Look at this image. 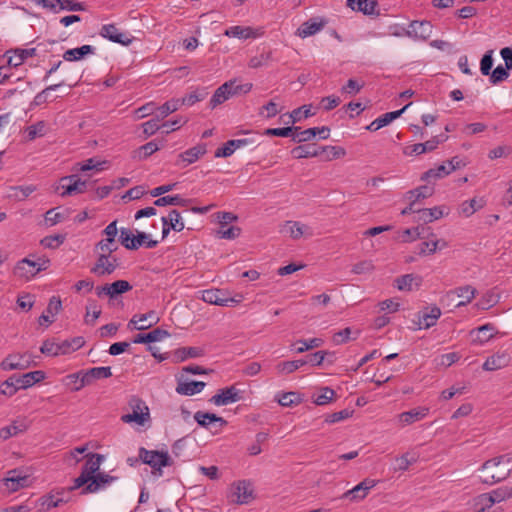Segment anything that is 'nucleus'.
<instances>
[{"instance_id":"1","label":"nucleus","mask_w":512,"mask_h":512,"mask_svg":"<svg viewBox=\"0 0 512 512\" xmlns=\"http://www.w3.org/2000/svg\"><path fill=\"white\" fill-rule=\"evenodd\" d=\"M510 462L511 459L508 455H501L485 461L479 468L481 482L487 485H494L506 480L511 474V469L502 465Z\"/></svg>"},{"instance_id":"2","label":"nucleus","mask_w":512,"mask_h":512,"mask_svg":"<svg viewBox=\"0 0 512 512\" xmlns=\"http://www.w3.org/2000/svg\"><path fill=\"white\" fill-rule=\"evenodd\" d=\"M104 460V456L97 453L87 455L86 462L82 467L80 475L74 479L73 485L69 490H76L85 487L98 473L100 466Z\"/></svg>"},{"instance_id":"3","label":"nucleus","mask_w":512,"mask_h":512,"mask_svg":"<svg viewBox=\"0 0 512 512\" xmlns=\"http://www.w3.org/2000/svg\"><path fill=\"white\" fill-rule=\"evenodd\" d=\"M128 405L131 413L121 416V421L127 424L135 423L138 426H145L151 422L150 409L145 401L139 397H132Z\"/></svg>"},{"instance_id":"4","label":"nucleus","mask_w":512,"mask_h":512,"mask_svg":"<svg viewBox=\"0 0 512 512\" xmlns=\"http://www.w3.org/2000/svg\"><path fill=\"white\" fill-rule=\"evenodd\" d=\"M255 490L250 480H238L233 482L227 494V498L231 503L237 505H246L255 499Z\"/></svg>"},{"instance_id":"5","label":"nucleus","mask_w":512,"mask_h":512,"mask_svg":"<svg viewBox=\"0 0 512 512\" xmlns=\"http://www.w3.org/2000/svg\"><path fill=\"white\" fill-rule=\"evenodd\" d=\"M50 265V260L46 257H38L36 260L24 258L20 260L15 268L14 274L20 279L30 280L40 271L46 270Z\"/></svg>"},{"instance_id":"6","label":"nucleus","mask_w":512,"mask_h":512,"mask_svg":"<svg viewBox=\"0 0 512 512\" xmlns=\"http://www.w3.org/2000/svg\"><path fill=\"white\" fill-rule=\"evenodd\" d=\"M35 365L33 356L30 353L8 354L0 363L3 371L25 370Z\"/></svg>"},{"instance_id":"7","label":"nucleus","mask_w":512,"mask_h":512,"mask_svg":"<svg viewBox=\"0 0 512 512\" xmlns=\"http://www.w3.org/2000/svg\"><path fill=\"white\" fill-rule=\"evenodd\" d=\"M139 457L145 464L156 470H161L162 467L171 465V459L167 452L140 448Z\"/></svg>"},{"instance_id":"8","label":"nucleus","mask_w":512,"mask_h":512,"mask_svg":"<svg viewBox=\"0 0 512 512\" xmlns=\"http://www.w3.org/2000/svg\"><path fill=\"white\" fill-rule=\"evenodd\" d=\"M227 293L221 289H208L202 291L201 299L212 305L231 307L238 304L241 300L231 297H227Z\"/></svg>"},{"instance_id":"9","label":"nucleus","mask_w":512,"mask_h":512,"mask_svg":"<svg viewBox=\"0 0 512 512\" xmlns=\"http://www.w3.org/2000/svg\"><path fill=\"white\" fill-rule=\"evenodd\" d=\"M194 419L198 425L210 430L213 433H218L223 427L227 425V421L224 418L209 412L197 411L194 414Z\"/></svg>"},{"instance_id":"10","label":"nucleus","mask_w":512,"mask_h":512,"mask_svg":"<svg viewBox=\"0 0 512 512\" xmlns=\"http://www.w3.org/2000/svg\"><path fill=\"white\" fill-rule=\"evenodd\" d=\"M118 266L119 262L115 256L99 253L97 260L90 271L99 277H103L114 273Z\"/></svg>"},{"instance_id":"11","label":"nucleus","mask_w":512,"mask_h":512,"mask_svg":"<svg viewBox=\"0 0 512 512\" xmlns=\"http://www.w3.org/2000/svg\"><path fill=\"white\" fill-rule=\"evenodd\" d=\"M512 498V486H502L492 490L489 493H483L478 496V504L492 507L495 503Z\"/></svg>"},{"instance_id":"12","label":"nucleus","mask_w":512,"mask_h":512,"mask_svg":"<svg viewBox=\"0 0 512 512\" xmlns=\"http://www.w3.org/2000/svg\"><path fill=\"white\" fill-rule=\"evenodd\" d=\"M99 35L111 42L128 46L132 43L133 37L128 32H123L114 24H105L101 27Z\"/></svg>"},{"instance_id":"13","label":"nucleus","mask_w":512,"mask_h":512,"mask_svg":"<svg viewBox=\"0 0 512 512\" xmlns=\"http://www.w3.org/2000/svg\"><path fill=\"white\" fill-rule=\"evenodd\" d=\"M264 34L262 27L250 26H231L224 31V35L230 38H238L240 40L257 39Z\"/></svg>"},{"instance_id":"14","label":"nucleus","mask_w":512,"mask_h":512,"mask_svg":"<svg viewBox=\"0 0 512 512\" xmlns=\"http://www.w3.org/2000/svg\"><path fill=\"white\" fill-rule=\"evenodd\" d=\"M432 31L433 26L431 22L426 20L412 21L405 31V36H408L414 40L426 41L428 38H430Z\"/></svg>"},{"instance_id":"15","label":"nucleus","mask_w":512,"mask_h":512,"mask_svg":"<svg viewBox=\"0 0 512 512\" xmlns=\"http://www.w3.org/2000/svg\"><path fill=\"white\" fill-rule=\"evenodd\" d=\"M60 187L62 197L81 194L86 190V181H82L77 175L65 176L60 179Z\"/></svg>"},{"instance_id":"16","label":"nucleus","mask_w":512,"mask_h":512,"mask_svg":"<svg viewBox=\"0 0 512 512\" xmlns=\"http://www.w3.org/2000/svg\"><path fill=\"white\" fill-rule=\"evenodd\" d=\"M377 482L374 479L366 478L352 489L346 491L341 499H349L352 502H358L366 498L369 491L376 486Z\"/></svg>"},{"instance_id":"17","label":"nucleus","mask_w":512,"mask_h":512,"mask_svg":"<svg viewBox=\"0 0 512 512\" xmlns=\"http://www.w3.org/2000/svg\"><path fill=\"white\" fill-rule=\"evenodd\" d=\"M117 479L118 478L115 476H111L103 472H98L96 476L90 481V483L82 488L81 494L86 495L90 493H97L98 491L107 488Z\"/></svg>"},{"instance_id":"18","label":"nucleus","mask_w":512,"mask_h":512,"mask_svg":"<svg viewBox=\"0 0 512 512\" xmlns=\"http://www.w3.org/2000/svg\"><path fill=\"white\" fill-rule=\"evenodd\" d=\"M240 399V391L235 386H229L218 390V392L212 396L210 402L216 406H226Z\"/></svg>"},{"instance_id":"19","label":"nucleus","mask_w":512,"mask_h":512,"mask_svg":"<svg viewBox=\"0 0 512 512\" xmlns=\"http://www.w3.org/2000/svg\"><path fill=\"white\" fill-rule=\"evenodd\" d=\"M476 293L477 290L474 287L471 285H464L447 292L441 301L444 302L445 300H452L453 296L456 295L463 299L456 304V307L460 308L469 304L475 298Z\"/></svg>"},{"instance_id":"20","label":"nucleus","mask_w":512,"mask_h":512,"mask_svg":"<svg viewBox=\"0 0 512 512\" xmlns=\"http://www.w3.org/2000/svg\"><path fill=\"white\" fill-rule=\"evenodd\" d=\"M71 491L72 490L69 489H61L57 491H52L51 493L44 495L43 497L40 498L41 509L49 510L51 508H55L64 503H67L69 499L66 498L65 496L68 495V493Z\"/></svg>"},{"instance_id":"21","label":"nucleus","mask_w":512,"mask_h":512,"mask_svg":"<svg viewBox=\"0 0 512 512\" xmlns=\"http://www.w3.org/2000/svg\"><path fill=\"white\" fill-rule=\"evenodd\" d=\"M29 428V423L25 417L14 419L10 425L0 428V440L6 441L13 436L25 432Z\"/></svg>"},{"instance_id":"22","label":"nucleus","mask_w":512,"mask_h":512,"mask_svg":"<svg viewBox=\"0 0 512 512\" xmlns=\"http://www.w3.org/2000/svg\"><path fill=\"white\" fill-rule=\"evenodd\" d=\"M159 320L160 318L157 316L155 311H149L144 314L134 315L128 325L133 326V328L137 330H146L157 324Z\"/></svg>"},{"instance_id":"23","label":"nucleus","mask_w":512,"mask_h":512,"mask_svg":"<svg viewBox=\"0 0 512 512\" xmlns=\"http://www.w3.org/2000/svg\"><path fill=\"white\" fill-rule=\"evenodd\" d=\"M511 357L508 352L500 351L488 357L483 363L482 368L485 371H496L509 365Z\"/></svg>"},{"instance_id":"24","label":"nucleus","mask_w":512,"mask_h":512,"mask_svg":"<svg viewBox=\"0 0 512 512\" xmlns=\"http://www.w3.org/2000/svg\"><path fill=\"white\" fill-rule=\"evenodd\" d=\"M496 333V327L492 323H486L470 331L472 343L475 345H483L493 338Z\"/></svg>"},{"instance_id":"25","label":"nucleus","mask_w":512,"mask_h":512,"mask_svg":"<svg viewBox=\"0 0 512 512\" xmlns=\"http://www.w3.org/2000/svg\"><path fill=\"white\" fill-rule=\"evenodd\" d=\"M253 143L254 140L249 138L229 140L222 147L215 151V157H229L234 153L236 149L251 145Z\"/></svg>"},{"instance_id":"26","label":"nucleus","mask_w":512,"mask_h":512,"mask_svg":"<svg viewBox=\"0 0 512 512\" xmlns=\"http://www.w3.org/2000/svg\"><path fill=\"white\" fill-rule=\"evenodd\" d=\"M429 413L427 407H418L409 411L402 412L398 415V422L401 427L413 424L424 419Z\"/></svg>"},{"instance_id":"27","label":"nucleus","mask_w":512,"mask_h":512,"mask_svg":"<svg viewBox=\"0 0 512 512\" xmlns=\"http://www.w3.org/2000/svg\"><path fill=\"white\" fill-rule=\"evenodd\" d=\"M448 214L445 206H435L433 208H423L417 211L416 220L423 223H431Z\"/></svg>"},{"instance_id":"28","label":"nucleus","mask_w":512,"mask_h":512,"mask_svg":"<svg viewBox=\"0 0 512 512\" xmlns=\"http://www.w3.org/2000/svg\"><path fill=\"white\" fill-rule=\"evenodd\" d=\"M329 131V128L325 126L313 127L305 130L300 129L295 135H293V140L296 142H306L312 140L317 135H319L321 139H327L329 137Z\"/></svg>"},{"instance_id":"29","label":"nucleus","mask_w":512,"mask_h":512,"mask_svg":"<svg viewBox=\"0 0 512 512\" xmlns=\"http://www.w3.org/2000/svg\"><path fill=\"white\" fill-rule=\"evenodd\" d=\"M86 386L93 384L96 380L107 379L112 376L111 367H93L80 370Z\"/></svg>"},{"instance_id":"30","label":"nucleus","mask_w":512,"mask_h":512,"mask_svg":"<svg viewBox=\"0 0 512 512\" xmlns=\"http://www.w3.org/2000/svg\"><path fill=\"white\" fill-rule=\"evenodd\" d=\"M206 151V146L204 144H200L190 149H187L186 151L179 154V160L177 161V165L182 164V167H186L196 162L201 156H203L206 153Z\"/></svg>"},{"instance_id":"31","label":"nucleus","mask_w":512,"mask_h":512,"mask_svg":"<svg viewBox=\"0 0 512 512\" xmlns=\"http://www.w3.org/2000/svg\"><path fill=\"white\" fill-rule=\"evenodd\" d=\"M440 316V308L433 306L429 312L425 311L418 314L416 324L419 329H429L437 323V320L440 318Z\"/></svg>"},{"instance_id":"32","label":"nucleus","mask_w":512,"mask_h":512,"mask_svg":"<svg viewBox=\"0 0 512 512\" xmlns=\"http://www.w3.org/2000/svg\"><path fill=\"white\" fill-rule=\"evenodd\" d=\"M27 481L28 477L20 475L16 469L8 471L7 477L3 479V483L9 492H16L25 487Z\"/></svg>"},{"instance_id":"33","label":"nucleus","mask_w":512,"mask_h":512,"mask_svg":"<svg viewBox=\"0 0 512 512\" xmlns=\"http://www.w3.org/2000/svg\"><path fill=\"white\" fill-rule=\"evenodd\" d=\"M45 379V373L41 370L25 373L21 376H15V382L19 389H27L34 384L41 382Z\"/></svg>"},{"instance_id":"34","label":"nucleus","mask_w":512,"mask_h":512,"mask_svg":"<svg viewBox=\"0 0 512 512\" xmlns=\"http://www.w3.org/2000/svg\"><path fill=\"white\" fill-rule=\"evenodd\" d=\"M422 283V278L414 274H405L397 277L394 281V286L400 291H412L414 288H419Z\"/></svg>"},{"instance_id":"35","label":"nucleus","mask_w":512,"mask_h":512,"mask_svg":"<svg viewBox=\"0 0 512 512\" xmlns=\"http://www.w3.org/2000/svg\"><path fill=\"white\" fill-rule=\"evenodd\" d=\"M284 231L293 239H299L304 235L312 236L313 234L307 225L298 221H287L284 225Z\"/></svg>"},{"instance_id":"36","label":"nucleus","mask_w":512,"mask_h":512,"mask_svg":"<svg viewBox=\"0 0 512 512\" xmlns=\"http://www.w3.org/2000/svg\"><path fill=\"white\" fill-rule=\"evenodd\" d=\"M169 336V333L166 330L156 328L149 333H140L137 334L133 340V343L136 344H142V343H153L162 341L163 339L167 338Z\"/></svg>"},{"instance_id":"37","label":"nucleus","mask_w":512,"mask_h":512,"mask_svg":"<svg viewBox=\"0 0 512 512\" xmlns=\"http://www.w3.org/2000/svg\"><path fill=\"white\" fill-rule=\"evenodd\" d=\"M36 187L34 185H24V186H10L7 190V198L14 201H24L27 199L34 191Z\"/></svg>"},{"instance_id":"38","label":"nucleus","mask_w":512,"mask_h":512,"mask_svg":"<svg viewBox=\"0 0 512 512\" xmlns=\"http://www.w3.org/2000/svg\"><path fill=\"white\" fill-rule=\"evenodd\" d=\"M205 385L202 381H179L176 386V392L180 395L192 396L200 393Z\"/></svg>"},{"instance_id":"39","label":"nucleus","mask_w":512,"mask_h":512,"mask_svg":"<svg viewBox=\"0 0 512 512\" xmlns=\"http://www.w3.org/2000/svg\"><path fill=\"white\" fill-rule=\"evenodd\" d=\"M95 47L91 45H83L78 48L68 49L63 54V59L65 61H78L84 58L86 55L94 54Z\"/></svg>"},{"instance_id":"40","label":"nucleus","mask_w":512,"mask_h":512,"mask_svg":"<svg viewBox=\"0 0 512 512\" xmlns=\"http://www.w3.org/2000/svg\"><path fill=\"white\" fill-rule=\"evenodd\" d=\"M323 21H317L316 19H310L304 22L297 30L298 36L306 38L318 33L324 27Z\"/></svg>"},{"instance_id":"41","label":"nucleus","mask_w":512,"mask_h":512,"mask_svg":"<svg viewBox=\"0 0 512 512\" xmlns=\"http://www.w3.org/2000/svg\"><path fill=\"white\" fill-rule=\"evenodd\" d=\"M485 205L483 198H472L461 203L459 211L464 217H470L476 211L482 209Z\"/></svg>"},{"instance_id":"42","label":"nucleus","mask_w":512,"mask_h":512,"mask_svg":"<svg viewBox=\"0 0 512 512\" xmlns=\"http://www.w3.org/2000/svg\"><path fill=\"white\" fill-rule=\"evenodd\" d=\"M325 149L326 148H322V150H320L319 148L315 147V145H301V146L295 147L291 152H292L294 158L302 159V158L317 157Z\"/></svg>"},{"instance_id":"43","label":"nucleus","mask_w":512,"mask_h":512,"mask_svg":"<svg viewBox=\"0 0 512 512\" xmlns=\"http://www.w3.org/2000/svg\"><path fill=\"white\" fill-rule=\"evenodd\" d=\"M447 247V242L444 240H430L423 241L418 245L419 255H430L436 252L437 249H443Z\"/></svg>"},{"instance_id":"44","label":"nucleus","mask_w":512,"mask_h":512,"mask_svg":"<svg viewBox=\"0 0 512 512\" xmlns=\"http://www.w3.org/2000/svg\"><path fill=\"white\" fill-rule=\"evenodd\" d=\"M232 84H222L220 87L216 89L214 94L212 95L210 99V107L212 109L216 108L218 105L224 103L226 100H228L231 96L229 94L228 88Z\"/></svg>"},{"instance_id":"45","label":"nucleus","mask_w":512,"mask_h":512,"mask_svg":"<svg viewBox=\"0 0 512 512\" xmlns=\"http://www.w3.org/2000/svg\"><path fill=\"white\" fill-rule=\"evenodd\" d=\"M175 355L179 361H185L188 358L203 357L205 349L201 347H182L176 350Z\"/></svg>"},{"instance_id":"46","label":"nucleus","mask_w":512,"mask_h":512,"mask_svg":"<svg viewBox=\"0 0 512 512\" xmlns=\"http://www.w3.org/2000/svg\"><path fill=\"white\" fill-rule=\"evenodd\" d=\"M499 295L494 290H488L476 303V307L480 310H488L499 302Z\"/></svg>"},{"instance_id":"47","label":"nucleus","mask_w":512,"mask_h":512,"mask_svg":"<svg viewBox=\"0 0 512 512\" xmlns=\"http://www.w3.org/2000/svg\"><path fill=\"white\" fill-rule=\"evenodd\" d=\"M189 202L188 199L183 198L180 195H167L159 197L154 201V205L158 207L174 205V206H186Z\"/></svg>"},{"instance_id":"48","label":"nucleus","mask_w":512,"mask_h":512,"mask_svg":"<svg viewBox=\"0 0 512 512\" xmlns=\"http://www.w3.org/2000/svg\"><path fill=\"white\" fill-rule=\"evenodd\" d=\"M101 307L97 303L96 300H89L88 304L86 306V313L84 316V321L86 324L93 325L95 321L100 317L101 315Z\"/></svg>"},{"instance_id":"49","label":"nucleus","mask_w":512,"mask_h":512,"mask_svg":"<svg viewBox=\"0 0 512 512\" xmlns=\"http://www.w3.org/2000/svg\"><path fill=\"white\" fill-rule=\"evenodd\" d=\"M64 383L73 392H78L86 386L80 371L67 375L64 378Z\"/></svg>"},{"instance_id":"50","label":"nucleus","mask_w":512,"mask_h":512,"mask_svg":"<svg viewBox=\"0 0 512 512\" xmlns=\"http://www.w3.org/2000/svg\"><path fill=\"white\" fill-rule=\"evenodd\" d=\"M161 219H165L168 225L176 232H181L185 228L183 218L176 209L171 210L167 216H163Z\"/></svg>"},{"instance_id":"51","label":"nucleus","mask_w":512,"mask_h":512,"mask_svg":"<svg viewBox=\"0 0 512 512\" xmlns=\"http://www.w3.org/2000/svg\"><path fill=\"white\" fill-rule=\"evenodd\" d=\"M276 401L283 407H291L301 403V398L296 392H284L278 393L275 396Z\"/></svg>"},{"instance_id":"52","label":"nucleus","mask_w":512,"mask_h":512,"mask_svg":"<svg viewBox=\"0 0 512 512\" xmlns=\"http://www.w3.org/2000/svg\"><path fill=\"white\" fill-rule=\"evenodd\" d=\"M85 344L83 337H74L70 340H64L60 342V349L62 355L70 354L78 349H80Z\"/></svg>"},{"instance_id":"53","label":"nucleus","mask_w":512,"mask_h":512,"mask_svg":"<svg viewBox=\"0 0 512 512\" xmlns=\"http://www.w3.org/2000/svg\"><path fill=\"white\" fill-rule=\"evenodd\" d=\"M433 194V189L428 186H420L406 193V199L417 203L420 199H425Z\"/></svg>"},{"instance_id":"54","label":"nucleus","mask_w":512,"mask_h":512,"mask_svg":"<svg viewBox=\"0 0 512 512\" xmlns=\"http://www.w3.org/2000/svg\"><path fill=\"white\" fill-rule=\"evenodd\" d=\"M132 288V285L127 280L114 281L109 284L110 298L113 299L120 294L130 291Z\"/></svg>"},{"instance_id":"55","label":"nucleus","mask_w":512,"mask_h":512,"mask_svg":"<svg viewBox=\"0 0 512 512\" xmlns=\"http://www.w3.org/2000/svg\"><path fill=\"white\" fill-rule=\"evenodd\" d=\"M179 108L180 102L178 101V99H171L169 101H166L160 107L156 108V110L158 111V114L156 116H159V119L162 120L171 113L177 111Z\"/></svg>"},{"instance_id":"56","label":"nucleus","mask_w":512,"mask_h":512,"mask_svg":"<svg viewBox=\"0 0 512 512\" xmlns=\"http://www.w3.org/2000/svg\"><path fill=\"white\" fill-rule=\"evenodd\" d=\"M224 84H232L228 88L231 97L239 94H247L253 87L252 83L241 84L237 79L227 81Z\"/></svg>"},{"instance_id":"57","label":"nucleus","mask_w":512,"mask_h":512,"mask_svg":"<svg viewBox=\"0 0 512 512\" xmlns=\"http://www.w3.org/2000/svg\"><path fill=\"white\" fill-rule=\"evenodd\" d=\"M451 174V171L449 170V167L447 164H441L436 168L429 169L426 171L421 179L422 180H428V179H440L447 175Z\"/></svg>"},{"instance_id":"58","label":"nucleus","mask_w":512,"mask_h":512,"mask_svg":"<svg viewBox=\"0 0 512 512\" xmlns=\"http://www.w3.org/2000/svg\"><path fill=\"white\" fill-rule=\"evenodd\" d=\"M157 240L148 239V235L145 232H138L134 237V241H131V247L137 250L140 246L145 245L147 248H154L158 245Z\"/></svg>"},{"instance_id":"59","label":"nucleus","mask_w":512,"mask_h":512,"mask_svg":"<svg viewBox=\"0 0 512 512\" xmlns=\"http://www.w3.org/2000/svg\"><path fill=\"white\" fill-rule=\"evenodd\" d=\"M18 390L19 387H17L15 382V375L0 383L1 396L12 397L17 393Z\"/></svg>"},{"instance_id":"60","label":"nucleus","mask_w":512,"mask_h":512,"mask_svg":"<svg viewBox=\"0 0 512 512\" xmlns=\"http://www.w3.org/2000/svg\"><path fill=\"white\" fill-rule=\"evenodd\" d=\"M418 459L416 453L407 452L402 456L396 458L397 470L406 471L410 465L414 464Z\"/></svg>"},{"instance_id":"61","label":"nucleus","mask_w":512,"mask_h":512,"mask_svg":"<svg viewBox=\"0 0 512 512\" xmlns=\"http://www.w3.org/2000/svg\"><path fill=\"white\" fill-rule=\"evenodd\" d=\"M323 343H324V341L321 338H311L308 340H299L296 344H300V345L295 348V351L297 353H304L310 349L318 348V347L322 346Z\"/></svg>"},{"instance_id":"62","label":"nucleus","mask_w":512,"mask_h":512,"mask_svg":"<svg viewBox=\"0 0 512 512\" xmlns=\"http://www.w3.org/2000/svg\"><path fill=\"white\" fill-rule=\"evenodd\" d=\"M299 127L268 128L265 130L267 136L289 137L295 135Z\"/></svg>"},{"instance_id":"63","label":"nucleus","mask_w":512,"mask_h":512,"mask_svg":"<svg viewBox=\"0 0 512 512\" xmlns=\"http://www.w3.org/2000/svg\"><path fill=\"white\" fill-rule=\"evenodd\" d=\"M272 58V52H263L259 55L253 56L248 62L250 68L256 69L267 65Z\"/></svg>"},{"instance_id":"64","label":"nucleus","mask_w":512,"mask_h":512,"mask_svg":"<svg viewBox=\"0 0 512 512\" xmlns=\"http://www.w3.org/2000/svg\"><path fill=\"white\" fill-rule=\"evenodd\" d=\"M96 249L100 251V254L112 255V253L117 250V246L115 245V239H102L96 244Z\"/></svg>"}]
</instances>
